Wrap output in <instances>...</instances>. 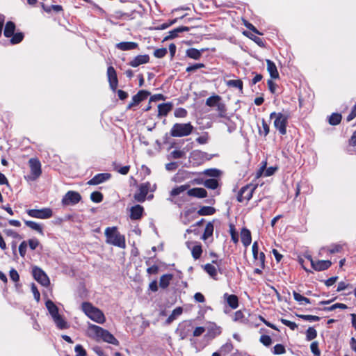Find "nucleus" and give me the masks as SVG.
<instances>
[{
	"instance_id": "f257e3e1",
	"label": "nucleus",
	"mask_w": 356,
	"mask_h": 356,
	"mask_svg": "<svg viewBox=\"0 0 356 356\" xmlns=\"http://www.w3.org/2000/svg\"><path fill=\"white\" fill-rule=\"evenodd\" d=\"M88 337L99 341L102 340L104 342L118 346V339L108 330L93 324H89L87 330Z\"/></svg>"
},
{
	"instance_id": "f03ea898",
	"label": "nucleus",
	"mask_w": 356,
	"mask_h": 356,
	"mask_svg": "<svg viewBox=\"0 0 356 356\" xmlns=\"http://www.w3.org/2000/svg\"><path fill=\"white\" fill-rule=\"evenodd\" d=\"M45 305L56 327L59 330L68 329L70 327V325L65 320L63 315L59 313L58 307L49 300L46 301Z\"/></svg>"
},
{
	"instance_id": "7ed1b4c3",
	"label": "nucleus",
	"mask_w": 356,
	"mask_h": 356,
	"mask_svg": "<svg viewBox=\"0 0 356 356\" xmlns=\"http://www.w3.org/2000/svg\"><path fill=\"white\" fill-rule=\"evenodd\" d=\"M106 242L113 245L124 248L126 246L125 238L120 234L116 227H107L105 229Z\"/></svg>"
},
{
	"instance_id": "20e7f679",
	"label": "nucleus",
	"mask_w": 356,
	"mask_h": 356,
	"mask_svg": "<svg viewBox=\"0 0 356 356\" xmlns=\"http://www.w3.org/2000/svg\"><path fill=\"white\" fill-rule=\"evenodd\" d=\"M82 310L92 321L99 324H102L105 322L106 318L103 312L98 308L92 306L90 303L83 302L82 304Z\"/></svg>"
},
{
	"instance_id": "39448f33",
	"label": "nucleus",
	"mask_w": 356,
	"mask_h": 356,
	"mask_svg": "<svg viewBox=\"0 0 356 356\" xmlns=\"http://www.w3.org/2000/svg\"><path fill=\"white\" fill-rule=\"evenodd\" d=\"M270 118L273 120V125L278 130L279 133L284 135L286 133V124L289 116L282 113L273 112L270 115Z\"/></svg>"
},
{
	"instance_id": "423d86ee",
	"label": "nucleus",
	"mask_w": 356,
	"mask_h": 356,
	"mask_svg": "<svg viewBox=\"0 0 356 356\" xmlns=\"http://www.w3.org/2000/svg\"><path fill=\"white\" fill-rule=\"evenodd\" d=\"M193 126L190 122L176 123L170 130V135L172 137L188 136L193 132Z\"/></svg>"
},
{
	"instance_id": "0eeeda50",
	"label": "nucleus",
	"mask_w": 356,
	"mask_h": 356,
	"mask_svg": "<svg viewBox=\"0 0 356 356\" xmlns=\"http://www.w3.org/2000/svg\"><path fill=\"white\" fill-rule=\"evenodd\" d=\"M15 25L12 22H8L6 24L3 34L6 38L12 37L10 42L13 44L20 42L24 38L22 33H15Z\"/></svg>"
},
{
	"instance_id": "6e6552de",
	"label": "nucleus",
	"mask_w": 356,
	"mask_h": 356,
	"mask_svg": "<svg viewBox=\"0 0 356 356\" xmlns=\"http://www.w3.org/2000/svg\"><path fill=\"white\" fill-rule=\"evenodd\" d=\"M255 188L256 186L253 184H248L242 187L237 196V200L240 202L249 201L252 198Z\"/></svg>"
},
{
	"instance_id": "1a4fd4ad",
	"label": "nucleus",
	"mask_w": 356,
	"mask_h": 356,
	"mask_svg": "<svg viewBox=\"0 0 356 356\" xmlns=\"http://www.w3.org/2000/svg\"><path fill=\"white\" fill-rule=\"evenodd\" d=\"M32 275L34 279L41 284L43 286H47L49 284V279L47 274L39 267L33 266L32 268Z\"/></svg>"
},
{
	"instance_id": "9d476101",
	"label": "nucleus",
	"mask_w": 356,
	"mask_h": 356,
	"mask_svg": "<svg viewBox=\"0 0 356 356\" xmlns=\"http://www.w3.org/2000/svg\"><path fill=\"white\" fill-rule=\"evenodd\" d=\"M26 212L29 216L39 219H47L51 218L53 215L52 211L49 208L29 209Z\"/></svg>"
},
{
	"instance_id": "9b49d317",
	"label": "nucleus",
	"mask_w": 356,
	"mask_h": 356,
	"mask_svg": "<svg viewBox=\"0 0 356 356\" xmlns=\"http://www.w3.org/2000/svg\"><path fill=\"white\" fill-rule=\"evenodd\" d=\"M29 163L31 168V175L29 178L35 180L42 173L40 162L38 159L32 158L29 160Z\"/></svg>"
},
{
	"instance_id": "f8f14e48",
	"label": "nucleus",
	"mask_w": 356,
	"mask_h": 356,
	"mask_svg": "<svg viewBox=\"0 0 356 356\" xmlns=\"http://www.w3.org/2000/svg\"><path fill=\"white\" fill-rule=\"evenodd\" d=\"M81 195L76 191H68L62 199L63 205H74L81 200Z\"/></svg>"
},
{
	"instance_id": "ddd939ff",
	"label": "nucleus",
	"mask_w": 356,
	"mask_h": 356,
	"mask_svg": "<svg viewBox=\"0 0 356 356\" xmlns=\"http://www.w3.org/2000/svg\"><path fill=\"white\" fill-rule=\"evenodd\" d=\"M186 245L191 250L192 256L195 259H197L201 257L202 249L200 243L186 241Z\"/></svg>"
},
{
	"instance_id": "4468645a",
	"label": "nucleus",
	"mask_w": 356,
	"mask_h": 356,
	"mask_svg": "<svg viewBox=\"0 0 356 356\" xmlns=\"http://www.w3.org/2000/svg\"><path fill=\"white\" fill-rule=\"evenodd\" d=\"M150 189L151 185L149 182L141 184L139 188V191L134 195V199L140 202H144Z\"/></svg>"
},
{
	"instance_id": "2eb2a0df",
	"label": "nucleus",
	"mask_w": 356,
	"mask_h": 356,
	"mask_svg": "<svg viewBox=\"0 0 356 356\" xmlns=\"http://www.w3.org/2000/svg\"><path fill=\"white\" fill-rule=\"evenodd\" d=\"M205 328L207 331V336L211 339L215 338L221 333V327L213 322H207Z\"/></svg>"
},
{
	"instance_id": "dca6fc26",
	"label": "nucleus",
	"mask_w": 356,
	"mask_h": 356,
	"mask_svg": "<svg viewBox=\"0 0 356 356\" xmlns=\"http://www.w3.org/2000/svg\"><path fill=\"white\" fill-rule=\"evenodd\" d=\"M150 93L146 90H140L136 95L132 97L131 102L129 104L128 108H132L133 106L138 104L140 102L147 98Z\"/></svg>"
},
{
	"instance_id": "f3484780",
	"label": "nucleus",
	"mask_w": 356,
	"mask_h": 356,
	"mask_svg": "<svg viewBox=\"0 0 356 356\" xmlns=\"http://www.w3.org/2000/svg\"><path fill=\"white\" fill-rule=\"evenodd\" d=\"M107 76L111 88L115 90L118 87V78L115 69L110 66L107 69Z\"/></svg>"
},
{
	"instance_id": "a211bd4d",
	"label": "nucleus",
	"mask_w": 356,
	"mask_h": 356,
	"mask_svg": "<svg viewBox=\"0 0 356 356\" xmlns=\"http://www.w3.org/2000/svg\"><path fill=\"white\" fill-rule=\"evenodd\" d=\"M111 177V175L110 173H99L88 181V184L89 185H97L108 180Z\"/></svg>"
},
{
	"instance_id": "6ab92c4d",
	"label": "nucleus",
	"mask_w": 356,
	"mask_h": 356,
	"mask_svg": "<svg viewBox=\"0 0 356 356\" xmlns=\"http://www.w3.org/2000/svg\"><path fill=\"white\" fill-rule=\"evenodd\" d=\"M223 299L225 303L231 309H235L238 307V299L236 295L225 293Z\"/></svg>"
},
{
	"instance_id": "aec40b11",
	"label": "nucleus",
	"mask_w": 356,
	"mask_h": 356,
	"mask_svg": "<svg viewBox=\"0 0 356 356\" xmlns=\"http://www.w3.org/2000/svg\"><path fill=\"white\" fill-rule=\"evenodd\" d=\"M312 267L316 270H323L327 269L331 266V261L329 260H321L314 261L311 259Z\"/></svg>"
},
{
	"instance_id": "412c9836",
	"label": "nucleus",
	"mask_w": 356,
	"mask_h": 356,
	"mask_svg": "<svg viewBox=\"0 0 356 356\" xmlns=\"http://www.w3.org/2000/svg\"><path fill=\"white\" fill-rule=\"evenodd\" d=\"M187 194L189 196L195 197L198 198H203L207 196V191L202 188H194L192 189H189L187 191Z\"/></svg>"
},
{
	"instance_id": "4be33fe9",
	"label": "nucleus",
	"mask_w": 356,
	"mask_h": 356,
	"mask_svg": "<svg viewBox=\"0 0 356 356\" xmlns=\"http://www.w3.org/2000/svg\"><path fill=\"white\" fill-rule=\"evenodd\" d=\"M149 56L148 55H139L136 56L131 62L130 65L133 67H136L140 65L148 63Z\"/></svg>"
},
{
	"instance_id": "5701e85b",
	"label": "nucleus",
	"mask_w": 356,
	"mask_h": 356,
	"mask_svg": "<svg viewBox=\"0 0 356 356\" xmlns=\"http://www.w3.org/2000/svg\"><path fill=\"white\" fill-rule=\"evenodd\" d=\"M266 61L267 64V70L270 74V77L275 79H278L279 73L275 64L269 59H267Z\"/></svg>"
},
{
	"instance_id": "b1692460",
	"label": "nucleus",
	"mask_w": 356,
	"mask_h": 356,
	"mask_svg": "<svg viewBox=\"0 0 356 356\" xmlns=\"http://www.w3.org/2000/svg\"><path fill=\"white\" fill-rule=\"evenodd\" d=\"M241 242L244 246H248L252 241L251 233L249 229L243 228L241 232Z\"/></svg>"
},
{
	"instance_id": "393cba45",
	"label": "nucleus",
	"mask_w": 356,
	"mask_h": 356,
	"mask_svg": "<svg viewBox=\"0 0 356 356\" xmlns=\"http://www.w3.org/2000/svg\"><path fill=\"white\" fill-rule=\"evenodd\" d=\"M266 167V162H264L263 165L260 168L259 170L257 172V177H260L264 175L265 177H269L275 173L277 170L276 167H269L266 170L265 168Z\"/></svg>"
},
{
	"instance_id": "a878e982",
	"label": "nucleus",
	"mask_w": 356,
	"mask_h": 356,
	"mask_svg": "<svg viewBox=\"0 0 356 356\" xmlns=\"http://www.w3.org/2000/svg\"><path fill=\"white\" fill-rule=\"evenodd\" d=\"M138 44L134 42H122L116 44V47L122 51H128L136 49Z\"/></svg>"
},
{
	"instance_id": "bb28decb",
	"label": "nucleus",
	"mask_w": 356,
	"mask_h": 356,
	"mask_svg": "<svg viewBox=\"0 0 356 356\" xmlns=\"http://www.w3.org/2000/svg\"><path fill=\"white\" fill-rule=\"evenodd\" d=\"M143 208L140 205H136L131 209L130 218L133 220H138L141 218Z\"/></svg>"
},
{
	"instance_id": "cd10ccee",
	"label": "nucleus",
	"mask_w": 356,
	"mask_h": 356,
	"mask_svg": "<svg viewBox=\"0 0 356 356\" xmlns=\"http://www.w3.org/2000/svg\"><path fill=\"white\" fill-rule=\"evenodd\" d=\"M24 223L27 227H29L31 229L38 232L42 236L44 235L43 228L41 224L31 220H25Z\"/></svg>"
},
{
	"instance_id": "c85d7f7f",
	"label": "nucleus",
	"mask_w": 356,
	"mask_h": 356,
	"mask_svg": "<svg viewBox=\"0 0 356 356\" xmlns=\"http://www.w3.org/2000/svg\"><path fill=\"white\" fill-rule=\"evenodd\" d=\"M189 28L187 26H180L178 28H176L172 31H170L168 33V35L165 37V40H170L176 38L179 33L184 32V31H188Z\"/></svg>"
},
{
	"instance_id": "c756f323",
	"label": "nucleus",
	"mask_w": 356,
	"mask_h": 356,
	"mask_svg": "<svg viewBox=\"0 0 356 356\" xmlns=\"http://www.w3.org/2000/svg\"><path fill=\"white\" fill-rule=\"evenodd\" d=\"M183 312V309L181 307H178L175 308L172 314L169 316V317L167 318L165 323L169 325L172 322H173L175 320H176Z\"/></svg>"
},
{
	"instance_id": "7c9ffc66",
	"label": "nucleus",
	"mask_w": 356,
	"mask_h": 356,
	"mask_svg": "<svg viewBox=\"0 0 356 356\" xmlns=\"http://www.w3.org/2000/svg\"><path fill=\"white\" fill-rule=\"evenodd\" d=\"M213 225L212 222H209L206 225L204 234L202 236V239L203 241H207L209 238H211L213 233Z\"/></svg>"
},
{
	"instance_id": "2f4dec72",
	"label": "nucleus",
	"mask_w": 356,
	"mask_h": 356,
	"mask_svg": "<svg viewBox=\"0 0 356 356\" xmlns=\"http://www.w3.org/2000/svg\"><path fill=\"white\" fill-rule=\"evenodd\" d=\"M172 274H165L161 276L159 281V286L163 289L168 287L172 280Z\"/></svg>"
},
{
	"instance_id": "473e14b6",
	"label": "nucleus",
	"mask_w": 356,
	"mask_h": 356,
	"mask_svg": "<svg viewBox=\"0 0 356 356\" xmlns=\"http://www.w3.org/2000/svg\"><path fill=\"white\" fill-rule=\"evenodd\" d=\"M172 109V105L168 103L161 104L158 106L159 115L165 116Z\"/></svg>"
},
{
	"instance_id": "72a5a7b5",
	"label": "nucleus",
	"mask_w": 356,
	"mask_h": 356,
	"mask_svg": "<svg viewBox=\"0 0 356 356\" xmlns=\"http://www.w3.org/2000/svg\"><path fill=\"white\" fill-rule=\"evenodd\" d=\"M232 320L234 322L244 323L246 322L247 318H245V314L243 310H238L234 312Z\"/></svg>"
},
{
	"instance_id": "f704fd0d",
	"label": "nucleus",
	"mask_w": 356,
	"mask_h": 356,
	"mask_svg": "<svg viewBox=\"0 0 356 356\" xmlns=\"http://www.w3.org/2000/svg\"><path fill=\"white\" fill-rule=\"evenodd\" d=\"M220 100L221 97L219 95H213L206 100V104L210 107L216 106L220 102Z\"/></svg>"
},
{
	"instance_id": "c9c22d12",
	"label": "nucleus",
	"mask_w": 356,
	"mask_h": 356,
	"mask_svg": "<svg viewBox=\"0 0 356 356\" xmlns=\"http://www.w3.org/2000/svg\"><path fill=\"white\" fill-rule=\"evenodd\" d=\"M226 85L228 87L238 88L241 91L243 89V82L240 79L237 80H228L226 81Z\"/></svg>"
},
{
	"instance_id": "e433bc0d",
	"label": "nucleus",
	"mask_w": 356,
	"mask_h": 356,
	"mask_svg": "<svg viewBox=\"0 0 356 356\" xmlns=\"http://www.w3.org/2000/svg\"><path fill=\"white\" fill-rule=\"evenodd\" d=\"M215 211L216 210L213 207L204 206L200 209L198 213L201 216H208L213 214Z\"/></svg>"
},
{
	"instance_id": "4c0bfd02",
	"label": "nucleus",
	"mask_w": 356,
	"mask_h": 356,
	"mask_svg": "<svg viewBox=\"0 0 356 356\" xmlns=\"http://www.w3.org/2000/svg\"><path fill=\"white\" fill-rule=\"evenodd\" d=\"M188 188H189V186L186 185V184L177 186V187L173 188L170 191V195L171 196H177V195H179L180 193L184 192L187 189H188Z\"/></svg>"
},
{
	"instance_id": "58836bf2",
	"label": "nucleus",
	"mask_w": 356,
	"mask_h": 356,
	"mask_svg": "<svg viewBox=\"0 0 356 356\" xmlns=\"http://www.w3.org/2000/svg\"><path fill=\"white\" fill-rule=\"evenodd\" d=\"M204 270L212 277H214L217 275L216 267L211 264H207L204 267Z\"/></svg>"
},
{
	"instance_id": "ea45409f",
	"label": "nucleus",
	"mask_w": 356,
	"mask_h": 356,
	"mask_svg": "<svg viewBox=\"0 0 356 356\" xmlns=\"http://www.w3.org/2000/svg\"><path fill=\"white\" fill-rule=\"evenodd\" d=\"M186 55L191 58L198 59L201 56V52L196 49L191 48L186 51Z\"/></svg>"
},
{
	"instance_id": "a19ab883",
	"label": "nucleus",
	"mask_w": 356,
	"mask_h": 356,
	"mask_svg": "<svg viewBox=\"0 0 356 356\" xmlns=\"http://www.w3.org/2000/svg\"><path fill=\"white\" fill-rule=\"evenodd\" d=\"M204 186L209 189H216L218 186V182L215 179H209L204 181Z\"/></svg>"
},
{
	"instance_id": "79ce46f5",
	"label": "nucleus",
	"mask_w": 356,
	"mask_h": 356,
	"mask_svg": "<svg viewBox=\"0 0 356 356\" xmlns=\"http://www.w3.org/2000/svg\"><path fill=\"white\" fill-rule=\"evenodd\" d=\"M341 120V115L339 113H333L329 118V122L332 125H337Z\"/></svg>"
},
{
	"instance_id": "37998d69",
	"label": "nucleus",
	"mask_w": 356,
	"mask_h": 356,
	"mask_svg": "<svg viewBox=\"0 0 356 356\" xmlns=\"http://www.w3.org/2000/svg\"><path fill=\"white\" fill-rule=\"evenodd\" d=\"M90 199L92 202L99 203L102 201L103 195L100 192H93L90 195Z\"/></svg>"
},
{
	"instance_id": "c03bdc74",
	"label": "nucleus",
	"mask_w": 356,
	"mask_h": 356,
	"mask_svg": "<svg viewBox=\"0 0 356 356\" xmlns=\"http://www.w3.org/2000/svg\"><path fill=\"white\" fill-rule=\"evenodd\" d=\"M307 339L311 341L315 339L317 336L316 330L314 327H309L306 332Z\"/></svg>"
},
{
	"instance_id": "a18cd8bd",
	"label": "nucleus",
	"mask_w": 356,
	"mask_h": 356,
	"mask_svg": "<svg viewBox=\"0 0 356 356\" xmlns=\"http://www.w3.org/2000/svg\"><path fill=\"white\" fill-rule=\"evenodd\" d=\"M310 349L312 353L315 356H320L321 355V351L318 349V343L317 341H314L310 345Z\"/></svg>"
},
{
	"instance_id": "49530a36",
	"label": "nucleus",
	"mask_w": 356,
	"mask_h": 356,
	"mask_svg": "<svg viewBox=\"0 0 356 356\" xmlns=\"http://www.w3.org/2000/svg\"><path fill=\"white\" fill-rule=\"evenodd\" d=\"M216 109H217V111L218 112V115L220 117H225V114H226V108H225V105L222 103V102H220L217 106H216Z\"/></svg>"
},
{
	"instance_id": "de8ad7c7",
	"label": "nucleus",
	"mask_w": 356,
	"mask_h": 356,
	"mask_svg": "<svg viewBox=\"0 0 356 356\" xmlns=\"http://www.w3.org/2000/svg\"><path fill=\"white\" fill-rule=\"evenodd\" d=\"M203 174L209 177H217L220 175V171L216 169H207L204 171Z\"/></svg>"
},
{
	"instance_id": "09e8293b",
	"label": "nucleus",
	"mask_w": 356,
	"mask_h": 356,
	"mask_svg": "<svg viewBox=\"0 0 356 356\" xmlns=\"http://www.w3.org/2000/svg\"><path fill=\"white\" fill-rule=\"evenodd\" d=\"M247 36H248L251 40H252L255 43H257L259 46L263 47H264V42H263L262 39L252 34H245Z\"/></svg>"
},
{
	"instance_id": "8fccbe9b",
	"label": "nucleus",
	"mask_w": 356,
	"mask_h": 356,
	"mask_svg": "<svg viewBox=\"0 0 356 356\" xmlns=\"http://www.w3.org/2000/svg\"><path fill=\"white\" fill-rule=\"evenodd\" d=\"M166 54L167 49L165 48L157 49L154 52V56L159 58L164 57L166 55Z\"/></svg>"
},
{
	"instance_id": "3c124183",
	"label": "nucleus",
	"mask_w": 356,
	"mask_h": 356,
	"mask_svg": "<svg viewBox=\"0 0 356 356\" xmlns=\"http://www.w3.org/2000/svg\"><path fill=\"white\" fill-rule=\"evenodd\" d=\"M74 350L76 353V356H86V351L80 344H78L75 346Z\"/></svg>"
},
{
	"instance_id": "603ef678",
	"label": "nucleus",
	"mask_w": 356,
	"mask_h": 356,
	"mask_svg": "<svg viewBox=\"0 0 356 356\" xmlns=\"http://www.w3.org/2000/svg\"><path fill=\"white\" fill-rule=\"evenodd\" d=\"M285 351V348L282 344H277L274 346L273 353L275 355L284 354Z\"/></svg>"
},
{
	"instance_id": "864d4df0",
	"label": "nucleus",
	"mask_w": 356,
	"mask_h": 356,
	"mask_svg": "<svg viewBox=\"0 0 356 356\" xmlns=\"http://www.w3.org/2000/svg\"><path fill=\"white\" fill-rule=\"evenodd\" d=\"M269 127L264 120H262V129L259 130V134L266 136L269 133Z\"/></svg>"
},
{
	"instance_id": "5fc2aeb1",
	"label": "nucleus",
	"mask_w": 356,
	"mask_h": 356,
	"mask_svg": "<svg viewBox=\"0 0 356 356\" xmlns=\"http://www.w3.org/2000/svg\"><path fill=\"white\" fill-rule=\"evenodd\" d=\"M260 342L261 343H263L264 346H268L271 344L272 343V339L271 338L268 336V335H262L261 337H260Z\"/></svg>"
},
{
	"instance_id": "6e6d98bb",
	"label": "nucleus",
	"mask_w": 356,
	"mask_h": 356,
	"mask_svg": "<svg viewBox=\"0 0 356 356\" xmlns=\"http://www.w3.org/2000/svg\"><path fill=\"white\" fill-rule=\"evenodd\" d=\"M187 115V111L182 108H179L175 111V116L177 118H185Z\"/></svg>"
},
{
	"instance_id": "4d7b16f0",
	"label": "nucleus",
	"mask_w": 356,
	"mask_h": 356,
	"mask_svg": "<svg viewBox=\"0 0 356 356\" xmlns=\"http://www.w3.org/2000/svg\"><path fill=\"white\" fill-rule=\"evenodd\" d=\"M26 248H27V243L26 241H22L21 243V244L19 245V254L20 255L24 257L26 254Z\"/></svg>"
},
{
	"instance_id": "13d9d810",
	"label": "nucleus",
	"mask_w": 356,
	"mask_h": 356,
	"mask_svg": "<svg viewBox=\"0 0 356 356\" xmlns=\"http://www.w3.org/2000/svg\"><path fill=\"white\" fill-rule=\"evenodd\" d=\"M293 296H294V298L297 301L300 302L301 304H303V302H305V303L309 302V300L307 298L302 297L301 295L296 293L295 291H293Z\"/></svg>"
},
{
	"instance_id": "bf43d9fd",
	"label": "nucleus",
	"mask_w": 356,
	"mask_h": 356,
	"mask_svg": "<svg viewBox=\"0 0 356 356\" xmlns=\"http://www.w3.org/2000/svg\"><path fill=\"white\" fill-rule=\"evenodd\" d=\"M204 67V65L202 63H197L193 65H190L186 68V72H191L195 71L197 69H200Z\"/></svg>"
},
{
	"instance_id": "052dcab7",
	"label": "nucleus",
	"mask_w": 356,
	"mask_h": 356,
	"mask_svg": "<svg viewBox=\"0 0 356 356\" xmlns=\"http://www.w3.org/2000/svg\"><path fill=\"white\" fill-rule=\"evenodd\" d=\"M206 331L205 327H197L195 328L193 335L194 337H200Z\"/></svg>"
},
{
	"instance_id": "680f3d73",
	"label": "nucleus",
	"mask_w": 356,
	"mask_h": 356,
	"mask_svg": "<svg viewBox=\"0 0 356 356\" xmlns=\"http://www.w3.org/2000/svg\"><path fill=\"white\" fill-rule=\"evenodd\" d=\"M185 155L184 150H174L171 152V156L173 159H179Z\"/></svg>"
},
{
	"instance_id": "e2e57ef3",
	"label": "nucleus",
	"mask_w": 356,
	"mask_h": 356,
	"mask_svg": "<svg viewBox=\"0 0 356 356\" xmlns=\"http://www.w3.org/2000/svg\"><path fill=\"white\" fill-rule=\"evenodd\" d=\"M3 232L7 236H11L14 238H18L19 236V235L15 231L11 229H6Z\"/></svg>"
},
{
	"instance_id": "0e129e2a",
	"label": "nucleus",
	"mask_w": 356,
	"mask_h": 356,
	"mask_svg": "<svg viewBox=\"0 0 356 356\" xmlns=\"http://www.w3.org/2000/svg\"><path fill=\"white\" fill-rule=\"evenodd\" d=\"M209 136L207 134H204V135L198 137L196 139V141L200 144H206L208 142Z\"/></svg>"
},
{
	"instance_id": "69168bd1",
	"label": "nucleus",
	"mask_w": 356,
	"mask_h": 356,
	"mask_svg": "<svg viewBox=\"0 0 356 356\" xmlns=\"http://www.w3.org/2000/svg\"><path fill=\"white\" fill-rule=\"evenodd\" d=\"M300 317L305 320L310 321H317L319 320L318 316H313V315H302Z\"/></svg>"
},
{
	"instance_id": "338daca9",
	"label": "nucleus",
	"mask_w": 356,
	"mask_h": 356,
	"mask_svg": "<svg viewBox=\"0 0 356 356\" xmlns=\"http://www.w3.org/2000/svg\"><path fill=\"white\" fill-rule=\"evenodd\" d=\"M39 245V241L37 239H30L29 241V245L31 250H35Z\"/></svg>"
},
{
	"instance_id": "774afa93",
	"label": "nucleus",
	"mask_w": 356,
	"mask_h": 356,
	"mask_svg": "<svg viewBox=\"0 0 356 356\" xmlns=\"http://www.w3.org/2000/svg\"><path fill=\"white\" fill-rule=\"evenodd\" d=\"M10 277L14 282H17L19 280L18 273L15 269H12L10 271Z\"/></svg>"
}]
</instances>
